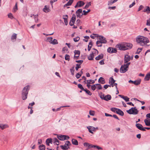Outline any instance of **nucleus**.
Wrapping results in <instances>:
<instances>
[{
	"label": "nucleus",
	"mask_w": 150,
	"mask_h": 150,
	"mask_svg": "<svg viewBox=\"0 0 150 150\" xmlns=\"http://www.w3.org/2000/svg\"><path fill=\"white\" fill-rule=\"evenodd\" d=\"M136 40L137 43L140 46H150V45L147 44L149 42V40L147 37L139 35L136 38Z\"/></svg>",
	"instance_id": "f257e3e1"
},
{
	"label": "nucleus",
	"mask_w": 150,
	"mask_h": 150,
	"mask_svg": "<svg viewBox=\"0 0 150 150\" xmlns=\"http://www.w3.org/2000/svg\"><path fill=\"white\" fill-rule=\"evenodd\" d=\"M29 90V86H25L23 88L22 93V97L23 100H25L27 98Z\"/></svg>",
	"instance_id": "f03ea898"
},
{
	"label": "nucleus",
	"mask_w": 150,
	"mask_h": 150,
	"mask_svg": "<svg viewBox=\"0 0 150 150\" xmlns=\"http://www.w3.org/2000/svg\"><path fill=\"white\" fill-rule=\"evenodd\" d=\"M127 112L129 114L137 115L139 111L136 107H134L127 110Z\"/></svg>",
	"instance_id": "7ed1b4c3"
},
{
	"label": "nucleus",
	"mask_w": 150,
	"mask_h": 150,
	"mask_svg": "<svg viewBox=\"0 0 150 150\" xmlns=\"http://www.w3.org/2000/svg\"><path fill=\"white\" fill-rule=\"evenodd\" d=\"M116 47L118 48L119 50H126L125 42L121 43L118 44L116 45Z\"/></svg>",
	"instance_id": "20e7f679"
},
{
	"label": "nucleus",
	"mask_w": 150,
	"mask_h": 150,
	"mask_svg": "<svg viewBox=\"0 0 150 150\" xmlns=\"http://www.w3.org/2000/svg\"><path fill=\"white\" fill-rule=\"evenodd\" d=\"M71 145V143L69 141H67L65 144L64 145H61L60 147L61 148L64 150H67L69 148V146Z\"/></svg>",
	"instance_id": "39448f33"
},
{
	"label": "nucleus",
	"mask_w": 150,
	"mask_h": 150,
	"mask_svg": "<svg viewBox=\"0 0 150 150\" xmlns=\"http://www.w3.org/2000/svg\"><path fill=\"white\" fill-rule=\"evenodd\" d=\"M97 37L98 38V41L103 43L105 44L107 42V41L106 40L105 38L103 36L101 35H98Z\"/></svg>",
	"instance_id": "423d86ee"
},
{
	"label": "nucleus",
	"mask_w": 150,
	"mask_h": 150,
	"mask_svg": "<svg viewBox=\"0 0 150 150\" xmlns=\"http://www.w3.org/2000/svg\"><path fill=\"white\" fill-rule=\"evenodd\" d=\"M57 138L59 140L62 141L68 139L69 138V136L62 135H61L60 136H58Z\"/></svg>",
	"instance_id": "0eeeda50"
},
{
	"label": "nucleus",
	"mask_w": 150,
	"mask_h": 150,
	"mask_svg": "<svg viewBox=\"0 0 150 150\" xmlns=\"http://www.w3.org/2000/svg\"><path fill=\"white\" fill-rule=\"evenodd\" d=\"M100 98L106 101H108L111 99V97L110 95H107L105 96L103 95L100 97Z\"/></svg>",
	"instance_id": "6e6552de"
},
{
	"label": "nucleus",
	"mask_w": 150,
	"mask_h": 150,
	"mask_svg": "<svg viewBox=\"0 0 150 150\" xmlns=\"http://www.w3.org/2000/svg\"><path fill=\"white\" fill-rule=\"evenodd\" d=\"M82 9L80 8L78 9L76 12V15L77 17L81 18V17L83 15V13H82Z\"/></svg>",
	"instance_id": "1a4fd4ad"
},
{
	"label": "nucleus",
	"mask_w": 150,
	"mask_h": 150,
	"mask_svg": "<svg viewBox=\"0 0 150 150\" xmlns=\"http://www.w3.org/2000/svg\"><path fill=\"white\" fill-rule=\"evenodd\" d=\"M141 81V80H136L134 81H133L131 80H130L128 82L129 83H132L134 84L136 86H137V85H138L140 84Z\"/></svg>",
	"instance_id": "9d476101"
},
{
	"label": "nucleus",
	"mask_w": 150,
	"mask_h": 150,
	"mask_svg": "<svg viewBox=\"0 0 150 150\" xmlns=\"http://www.w3.org/2000/svg\"><path fill=\"white\" fill-rule=\"evenodd\" d=\"M125 46L126 48V50L131 49L133 45L130 43L125 42Z\"/></svg>",
	"instance_id": "9b49d317"
},
{
	"label": "nucleus",
	"mask_w": 150,
	"mask_h": 150,
	"mask_svg": "<svg viewBox=\"0 0 150 150\" xmlns=\"http://www.w3.org/2000/svg\"><path fill=\"white\" fill-rule=\"evenodd\" d=\"M136 126L139 129L142 131H145L146 129H144L142 125L139 123H137L136 124Z\"/></svg>",
	"instance_id": "f8f14e48"
},
{
	"label": "nucleus",
	"mask_w": 150,
	"mask_h": 150,
	"mask_svg": "<svg viewBox=\"0 0 150 150\" xmlns=\"http://www.w3.org/2000/svg\"><path fill=\"white\" fill-rule=\"evenodd\" d=\"M87 129H88L89 132L92 134H93V131H95V127L92 126H88L87 127Z\"/></svg>",
	"instance_id": "ddd939ff"
},
{
	"label": "nucleus",
	"mask_w": 150,
	"mask_h": 150,
	"mask_svg": "<svg viewBox=\"0 0 150 150\" xmlns=\"http://www.w3.org/2000/svg\"><path fill=\"white\" fill-rule=\"evenodd\" d=\"M127 68L124 65H122L120 69V71L121 73H124L127 71Z\"/></svg>",
	"instance_id": "4468645a"
},
{
	"label": "nucleus",
	"mask_w": 150,
	"mask_h": 150,
	"mask_svg": "<svg viewBox=\"0 0 150 150\" xmlns=\"http://www.w3.org/2000/svg\"><path fill=\"white\" fill-rule=\"evenodd\" d=\"M115 81L114 80L112 77H111L109 79V83L110 84V86H111L112 87L114 86L113 84L115 83Z\"/></svg>",
	"instance_id": "2eb2a0df"
},
{
	"label": "nucleus",
	"mask_w": 150,
	"mask_h": 150,
	"mask_svg": "<svg viewBox=\"0 0 150 150\" xmlns=\"http://www.w3.org/2000/svg\"><path fill=\"white\" fill-rule=\"evenodd\" d=\"M50 10L48 6L45 5L43 9V11L45 13H48L50 11Z\"/></svg>",
	"instance_id": "dca6fc26"
},
{
	"label": "nucleus",
	"mask_w": 150,
	"mask_h": 150,
	"mask_svg": "<svg viewBox=\"0 0 150 150\" xmlns=\"http://www.w3.org/2000/svg\"><path fill=\"white\" fill-rule=\"evenodd\" d=\"M131 59L130 57L127 55H125L124 58V62L127 63Z\"/></svg>",
	"instance_id": "f3484780"
},
{
	"label": "nucleus",
	"mask_w": 150,
	"mask_h": 150,
	"mask_svg": "<svg viewBox=\"0 0 150 150\" xmlns=\"http://www.w3.org/2000/svg\"><path fill=\"white\" fill-rule=\"evenodd\" d=\"M116 113L121 116H123L124 115L123 112L120 109L118 108L117 109L116 111Z\"/></svg>",
	"instance_id": "a211bd4d"
},
{
	"label": "nucleus",
	"mask_w": 150,
	"mask_h": 150,
	"mask_svg": "<svg viewBox=\"0 0 150 150\" xmlns=\"http://www.w3.org/2000/svg\"><path fill=\"white\" fill-rule=\"evenodd\" d=\"M144 122L146 125L148 126H150V119H145Z\"/></svg>",
	"instance_id": "6ab92c4d"
},
{
	"label": "nucleus",
	"mask_w": 150,
	"mask_h": 150,
	"mask_svg": "<svg viewBox=\"0 0 150 150\" xmlns=\"http://www.w3.org/2000/svg\"><path fill=\"white\" fill-rule=\"evenodd\" d=\"M8 127V126L6 124H0V128L3 129Z\"/></svg>",
	"instance_id": "aec40b11"
},
{
	"label": "nucleus",
	"mask_w": 150,
	"mask_h": 150,
	"mask_svg": "<svg viewBox=\"0 0 150 150\" xmlns=\"http://www.w3.org/2000/svg\"><path fill=\"white\" fill-rule=\"evenodd\" d=\"M74 0H69L68 2L64 6V7H66L68 6L71 5L73 2Z\"/></svg>",
	"instance_id": "412c9836"
},
{
	"label": "nucleus",
	"mask_w": 150,
	"mask_h": 150,
	"mask_svg": "<svg viewBox=\"0 0 150 150\" xmlns=\"http://www.w3.org/2000/svg\"><path fill=\"white\" fill-rule=\"evenodd\" d=\"M150 79V72L148 73L146 75L145 78L144 80L145 81H148Z\"/></svg>",
	"instance_id": "4be33fe9"
},
{
	"label": "nucleus",
	"mask_w": 150,
	"mask_h": 150,
	"mask_svg": "<svg viewBox=\"0 0 150 150\" xmlns=\"http://www.w3.org/2000/svg\"><path fill=\"white\" fill-rule=\"evenodd\" d=\"M94 57V55L93 53L92 52L91 53L89 56H88V60H91L93 59V58Z\"/></svg>",
	"instance_id": "5701e85b"
},
{
	"label": "nucleus",
	"mask_w": 150,
	"mask_h": 150,
	"mask_svg": "<svg viewBox=\"0 0 150 150\" xmlns=\"http://www.w3.org/2000/svg\"><path fill=\"white\" fill-rule=\"evenodd\" d=\"M103 57V55L102 54H101L98 56L96 57L95 58V59L96 60H98L100 59H102Z\"/></svg>",
	"instance_id": "b1692460"
},
{
	"label": "nucleus",
	"mask_w": 150,
	"mask_h": 150,
	"mask_svg": "<svg viewBox=\"0 0 150 150\" xmlns=\"http://www.w3.org/2000/svg\"><path fill=\"white\" fill-rule=\"evenodd\" d=\"M85 3L81 1H79L77 3V4L78 5V7H80L83 6Z\"/></svg>",
	"instance_id": "393cba45"
},
{
	"label": "nucleus",
	"mask_w": 150,
	"mask_h": 150,
	"mask_svg": "<svg viewBox=\"0 0 150 150\" xmlns=\"http://www.w3.org/2000/svg\"><path fill=\"white\" fill-rule=\"evenodd\" d=\"M72 143L74 145H77L78 144V141L75 139H73L72 140Z\"/></svg>",
	"instance_id": "a878e982"
},
{
	"label": "nucleus",
	"mask_w": 150,
	"mask_h": 150,
	"mask_svg": "<svg viewBox=\"0 0 150 150\" xmlns=\"http://www.w3.org/2000/svg\"><path fill=\"white\" fill-rule=\"evenodd\" d=\"M52 139H47L46 140V143L49 146V143H51L52 144Z\"/></svg>",
	"instance_id": "bb28decb"
},
{
	"label": "nucleus",
	"mask_w": 150,
	"mask_h": 150,
	"mask_svg": "<svg viewBox=\"0 0 150 150\" xmlns=\"http://www.w3.org/2000/svg\"><path fill=\"white\" fill-rule=\"evenodd\" d=\"M45 146L43 144L39 146V150H45Z\"/></svg>",
	"instance_id": "cd10ccee"
},
{
	"label": "nucleus",
	"mask_w": 150,
	"mask_h": 150,
	"mask_svg": "<svg viewBox=\"0 0 150 150\" xmlns=\"http://www.w3.org/2000/svg\"><path fill=\"white\" fill-rule=\"evenodd\" d=\"M33 16H34V18L35 20V23H37L38 21V15H35L34 14H33Z\"/></svg>",
	"instance_id": "c85d7f7f"
},
{
	"label": "nucleus",
	"mask_w": 150,
	"mask_h": 150,
	"mask_svg": "<svg viewBox=\"0 0 150 150\" xmlns=\"http://www.w3.org/2000/svg\"><path fill=\"white\" fill-rule=\"evenodd\" d=\"M98 82H101L102 84H104V79L102 77H100L98 80Z\"/></svg>",
	"instance_id": "c756f323"
},
{
	"label": "nucleus",
	"mask_w": 150,
	"mask_h": 150,
	"mask_svg": "<svg viewBox=\"0 0 150 150\" xmlns=\"http://www.w3.org/2000/svg\"><path fill=\"white\" fill-rule=\"evenodd\" d=\"M76 19V16L74 14L73 15L70 21L73 22L74 23Z\"/></svg>",
	"instance_id": "7c9ffc66"
},
{
	"label": "nucleus",
	"mask_w": 150,
	"mask_h": 150,
	"mask_svg": "<svg viewBox=\"0 0 150 150\" xmlns=\"http://www.w3.org/2000/svg\"><path fill=\"white\" fill-rule=\"evenodd\" d=\"M83 145L84 146L88 147V148H90L91 147V144L85 142L84 143Z\"/></svg>",
	"instance_id": "2f4dec72"
},
{
	"label": "nucleus",
	"mask_w": 150,
	"mask_h": 150,
	"mask_svg": "<svg viewBox=\"0 0 150 150\" xmlns=\"http://www.w3.org/2000/svg\"><path fill=\"white\" fill-rule=\"evenodd\" d=\"M68 48L66 47L63 48L62 49V52H63V53H67L68 52Z\"/></svg>",
	"instance_id": "473e14b6"
},
{
	"label": "nucleus",
	"mask_w": 150,
	"mask_h": 150,
	"mask_svg": "<svg viewBox=\"0 0 150 150\" xmlns=\"http://www.w3.org/2000/svg\"><path fill=\"white\" fill-rule=\"evenodd\" d=\"M103 43L100 42L98 40L96 42V45L98 47H101L102 46V44Z\"/></svg>",
	"instance_id": "72a5a7b5"
},
{
	"label": "nucleus",
	"mask_w": 150,
	"mask_h": 150,
	"mask_svg": "<svg viewBox=\"0 0 150 150\" xmlns=\"http://www.w3.org/2000/svg\"><path fill=\"white\" fill-rule=\"evenodd\" d=\"M53 141L56 145H58L59 144V141L56 138H54Z\"/></svg>",
	"instance_id": "f704fd0d"
},
{
	"label": "nucleus",
	"mask_w": 150,
	"mask_h": 150,
	"mask_svg": "<svg viewBox=\"0 0 150 150\" xmlns=\"http://www.w3.org/2000/svg\"><path fill=\"white\" fill-rule=\"evenodd\" d=\"M83 91H85L88 95L89 96H91L92 95V93L89 90H87V89H84V90H83Z\"/></svg>",
	"instance_id": "c9c22d12"
},
{
	"label": "nucleus",
	"mask_w": 150,
	"mask_h": 150,
	"mask_svg": "<svg viewBox=\"0 0 150 150\" xmlns=\"http://www.w3.org/2000/svg\"><path fill=\"white\" fill-rule=\"evenodd\" d=\"M51 44L53 45H55L58 44L57 41V40L54 39L51 42Z\"/></svg>",
	"instance_id": "e433bc0d"
},
{
	"label": "nucleus",
	"mask_w": 150,
	"mask_h": 150,
	"mask_svg": "<svg viewBox=\"0 0 150 150\" xmlns=\"http://www.w3.org/2000/svg\"><path fill=\"white\" fill-rule=\"evenodd\" d=\"M52 39L53 38L51 37H48L46 41L49 42L51 44V42L52 41Z\"/></svg>",
	"instance_id": "4c0bfd02"
},
{
	"label": "nucleus",
	"mask_w": 150,
	"mask_h": 150,
	"mask_svg": "<svg viewBox=\"0 0 150 150\" xmlns=\"http://www.w3.org/2000/svg\"><path fill=\"white\" fill-rule=\"evenodd\" d=\"M65 59L66 60L69 61L70 60V56L69 55L66 54L65 56Z\"/></svg>",
	"instance_id": "58836bf2"
},
{
	"label": "nucleus",
	"mask_w": 150,
	"mask_h": 150,
	"mask_svg": "<svg viewBox=\"0 0 150 150\" xmlns=\"http://www.w3.org/2000/svg\"><path fill=\"white\" fill-rule=\"evenodd\" d=\"M17 37V35L16 34L14 33L13 34L11 37V39L13 40L14 39H16Z\"/></svg>",
	"instance_id": "ea45409f"
},
{
	"label": "nucleus",
	"mask_w": 150,
	"mask_h": 150,
	"mask_svg": "<svg viewBox=\"0 0 150 150\" xmlns=\"http://www.w3.org/2000/svg\"><path fill=\"white\" fill-rule=\"evenodd\" d=\"M96 84L93 85L91 86V89L93 91H94L95 90L96 88Z\"/></svg>",
	"instance_id": "a19ab883"
},
{
	"label": "nucleus",
	"mask_w": 150,
	"mask_h": 150,
	"mask_svg": "<svg viewBox=\"0 0 150 150\" xmlns=\"http://www.w3.org/2000/svg\"><path fill=\"white\" fill-rule=\"evenodd\" d=\"M91 5V2L88 3L85 5L84 7L85 8H88Z\"/></svg>",
	"instance_id": "79ce46f5"
},
{
	"label": "nucleus",
	"mask_w": 150,
	"mask_h": 150,
	"mask_svg": "<svg viewBox=\"0 0 150 150\" xmlns=\"http://www.w3.org/2000/svg\"><path fill=\"white\" fill-rule=\"evenodd\" d=\"M96 86H97V88L99 90H100L102 89V87L101 85L99 83L96 84Z\"/></svg>",
	"instance_id": "37998d69"
},
{
	"label": "nucleus",
	"mask_w": 150,
	"mask_h": 150,
	"mask_svg": "<svg viewBox=\"0 0 150 150\" xmlns=\"http://www.w3.org/2000/svg\"><path fill=\"white\" fill-rule=\"evenodd\" d=\"M78 87L81 89L83 91L84 90V89L82 85L81 84H79L78 85Z\"/></svg>",
	"instance_id": "c03bdc74"
},
{
	"label": "nucleus",
	"mask_w": 150,
	"mask_h": 150,
	"mask_svg": "<svg viewBox=\"0 0 150 150\" xmlns=\"http://www.w3.org/2000/svg\"><path fill=\"white\" fill-rule=\"evenodd\" d=\"M74 54L80 55V51L79 50H75L74 52Z\"/></svg>",
	"instance_id": "a18cd8bd"
},
{
	"label": "nucleus",
	"mask_w": 150,
	"mask_h": 150,
	"mask_svg": "<svg viewBox=\"0 0 150 150\" xmlns=\"http://www.w3.org/2000/svg\"><path fill=\"white\" fill-rule=\"evenodd\" d=\"M79 39H80V38L78 36L76 38H73L74 41L75 42H78V41H79Z\"/></svg>",
	"instance_id": "49530a36"
},
{
	"label": "nucleus",
	"mask_w": 150,
	"mask_h": 150,
	"mask_svg": "<svg viewBox=\"0 0 150 150\" xmlns=\"http://www.w3.org/2000/svg\"><path fill=\"white\" fill-rule=\"evenodd\" d=\"M13 10L14 12H15L18 10V7L17 5V3H16L14 7H13Z\"/></svg>",
	"instance_id": "de8ad7c7"
},
{
	"label": "nucleus",
	"mask_w": 150,
	"mask_h": 150,
	"mask_svg": "<svg viewBox=\"0 0 150 150\" xmlns=\"http://www.w3.org/2000/svg\"><path fill=\"white\" fill-rule=\"evenodd\" d=\"M8 16L9 18H10L11 19H13V18L12 14L11 13H8Z\"/></svg>",
	"instance_id": "09e8293b"
},
{
	"label": "nucleus",
	"mask_w": 150,
	"mask_h": 150,
	"mask_svg": "<svg viewBox=\"0 0 150 150\" xmlns=\"http://www.w3.org/2000/svg\"><path fill=\"white\" fill-rule=\"evenodd\" d=\"M142 50V48H138L137 50V52H136V54H139L141 52V51Z\"/></svg>",
	"instance_id": "8fccbe9b"
},
{
	"label": "nucleus",
	"mask_w": 150,
	"mask_h": 150,
	"mask_svg": "<svg viewBox=\"0 0 150 150\" xmlns=\"http://www.w3.org/2000/svg\"><path fill=\"white\" fill-rule=\"evenodd\" d=\"M123 99H124L126 102H128L129 101V98L127 96H125Z\"/></svg>",
	"instance_id": "3c124183"
},
{
	"label": "nucleus",
	"mask_w": 150,
	"mask_h": 150,
	"mask_svg": "<svg viewBox=\"0 0 150 150\" xmlns=\"http://www.w3.org/2000/svg\"><path fill=\"white\" fill-rule=\"evenodd\" d=\"M148 11L150 12V8L149 6H147L146 8V9H144L143 11L144 12H146Z\"/></svg>",
	"instance_id": "603ef678"
},
{
	"label": "nucleus",
	"mask_w": 150,
	"mask_h": 150,
	"mask_svg": "<svg viewBox=\"0 0 150 150\" xmlns=\"http://www.w3.org/2000/svg\"><path fill=\"white\" fill-rule=\"evenodd\" d=\"M95 112L93 111H92L91 110H90L89 111V114L92 115V116H94L95 115Z\"/></svg>",
	"instance_id": "864d4df0"
},
{
	"label": "nucleus",
	"mask_w": 150,
	"mask_h": 150,
	"mask_svg": "<svg viewBox=\"0 0 150 150\" xmlns=\"http://www.w3.org/2000/svg\"><path fill=\"white\" fill-rule=\"evenodd\" d=\"M117 108H112L110 109V110L111 111L113 112H115L116 113V111L117 110Z\"/></svg>",
	"instance_id": "5fc2aeb1"
},
{
	"label": "nucleus",
	"mask_w": 150,
	"mask_h": 150,
	"mask_svg": "<svg viewBox=\"0 0 150 150\" xmlns=\"http://www.w3.org/2000/svg\"><path fill=\"white\" fill-rule=\"evenodd\" d=\"M112 51H111V53H115L117 52V50L116 48H112Z\"/></svg>",
	"instance_id": "6e6d98bb"
},
{
	"label": "nucleus",
	"mask_w": 150,
	"mask_h": 150,
	"mask_svg": "<svg viewBox=\"0 0 150 150\" xmlns=\"http://www.w3.org/2000/svg\"><path fill=\"white\" fill-rule=\"evenodd\" d=\"M81 67L80 64H77L76 67L75 68L76 70H78V69Z\"/></svg>",
	"instance_id": "4d7b16f0"
},
{
	"label": "nucleus",
	"mask_w": 150,
	"mask_h": 150,
	"mask_svg": "<svg viewBox=\"0 0 150 150\" xmlns=\"http://www.w3.org/2000/svg\"><path fill=\"white\" fill-rule=\"evenodd\" d=\"M146 25L147 26H150V18L147 20Z\"/></svg>",
	"instance_id": "13d9d810"
},
{
	"label": "nucleus",
	"mask_w": 150,
	"mask_h": 150,
	"mask_svg": "<svg viewBox=\"0 0 150 150\" xmlns=\"http://www.w3.org/2000/svg\"><path fill=\"white\" fill-rule=\"evenodd\" d=\"M70 107L69 105H66V106H61L59 108H57L56 109V111H59L60 110L61 108H63V107Z\"/></svg>",
	"instance_id": "bf43d9fd"
},
{
	"label": "nucleus",
	"mask_w": 150,
	"mask_h": 150,
	"mask_svg": "<svg viewBox=\"0 0 150 150\" xmlns=\"http://www.w3.org/2000/svg\"><path fill=\"white\" fill-rule=\"evenodd\" d=\"M70 71L72 75H73L74 74V68H73L72 69H70Z\"/></svg>",
	"instance_id": "052dcab7"
},
{
	"label": "nucleus",
	"mask_w": 150,
	"mask_h": 150,
	"mask_svg": "<svg viewBox=\"0 0 150 150\" xmlns=\"http://www.w3.org/2000/svg\"><path fill=\"white\" fill-rule=\"evenodd\" d=\"M144 8V6L142 5H140L139 7L138 10V11H140L142 9Z\"/></svg>",
	"instance_id": "680f3d73"
},
{
	"label": "nucleus",
	"mask_w": 150,
	"mask_h": 150,
	"mask_svg": "<svg viewBox=\"0 0 150 150\" xmlns=\"http://www.w3.org/2000/svg\"><path fill=\"white\" fill-rule=\"evenodd\" d=\"M84 38H85V39H84V40L86 42H87L88 39L89 38V37L88 36H85Z\"/></svg>",
	"instance_id": "e2e57ef3"
},
{
	"label": "nucleus",
	"mask_w": 150,
	"mask_h": 150,
	"mask_svg": "<svg viewBox=\"0 0 150 150\" xmlns=\"http://www.w3.org/2000/svg\"><path fill=\"white\" fill-rule=\"evenodd\" d=\"M112 47H110L108 48L107 50L108 52L111 53V51L112 50Z\"/></svg>",
	"instance_id": "0e129e2a"
},
{
	"label": "nucleus",
	"mask_w": 150,
	"mask_h": 150,
	"mask_svg": "<svg viewBox=\"0 0 150 150\" xmlns=\"http://www.w3.org/2000/svg\"><path fill=\"white\" fill-rule=\"evenodd\" d=\"M81 74H80L79 73H78L76 74V77L77 79H79L81 76Z\"/></svg>",
	"instance_id": "69168bd1"
},
{
	"label": "nucleus",
	"mask_w": 150,
	"mask_h": 150,
	"mask_svg": "<svg viewBox=\"0 0 150 150\" xmlns=\"http://www.w3.org/2000/svg\"><path fill=\"white\" fill-rule=\"evenodd\" d=\"M113 0H111L108 2V5H111L112 4L114 3V2H113Z\"/></svg>",
	"instance_id": "338daca9"
},
{
	"label": "nucleus",
	"mask_w": 150,
	"mask_h": 150,
	"mask_svg": "<svg viewBox=\"0 0 150 150\" xmlns=\"http://www.w3.org/2000/svg\"><path fill=\"white\" fill-rule=\"evenodd\" d=\"M135 4V1H134L132 3V4L130 5H129V7L130 8H131V7H133Z\"/></svg>",
	"instance_id": "774afa93"
}]
</instances>
